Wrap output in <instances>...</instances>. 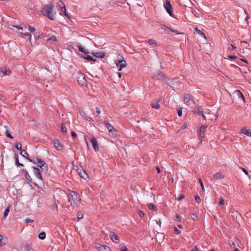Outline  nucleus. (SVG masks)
<instances>
[{
	"label": "nucleus",
	"instance_id": "1",
	"mask_svg": "<svg viewBox=\"0 0 251 251\" xmlns=\"http://www.w3.org/2000/svg\"><path fill=\"white\" fill-rule=\"evenodd\" d=\"M43 14L47 16L51 20L54 19L55 15L56 14V11L54 9V4L51 2L50 5L45 6L41 11Z\"/></svg>",
	"mask_w": 251,
	"mask_h": 251
},
{
	"label": "nucleus",
	"instance_id": "2",
	"mask_svg": "<svg viewBox=\"0 0 251 251\" xmlns=\"http://www.w3.org/2000/svg\"><path fill=\"white\" fill-rule=\"evenodd\" d=\"M69 201L73 207H77L80 203L79 195L75 191H71L68 195Z\"/></svg>",
	"mask_w": 251,
	"mask_h": 251
},
{
	"label": "nucleus",
	"instance_id": "3",
	"mask_svg": "<svg viewBox=\"0 0 251 251\" xmlns=\"http://www.w3.org/2000/svg\"><path fill=\"white\" fill-rule=\"evenodd\" d=\"M183 101L184 103L189 106H193L195 105L192 96L188 94L184 95Z\"/></svg>",
	"mask_w": 251,
	"mask_h": 251
},
{
	"label": "nucleus",
	"instance_id": "4",
	"mask_svg": "<svg viewBox=\"0 0 251 251\" xmlns=\"http://www.w3.org/2000/svg\"><path fill=\"white\" fill-rule=\"evenodd\" d=\"M77 79L78 83L81 86H84L86 85V79L85 76L82 73H78L77 75Z\"/></svg>",
	"mask_w": 251,
	"mask_h": 251
},
{
	"label": "nucleus",
	"instance_id": "5",
	"mask_svg": "<svg viewBox=\"0 0 251 251\" xmlns=\"http://www.w3.org/2000/svg\"><path fill=\"white\" fill-rule=\"evenodd\" d=\"M164 7L168 13L171 16H173V8L169 0H166L164 3Z\"/></svg>",
	"mask_w": 251,
	"mask_h": 251
},
{
	"label": "nucleus",
	"instance_id": "6",
	"mask_svg": "<svg viewBox=\"0 0 251 251\" xmlns=\"http://www.w3.org/2000/svg\"><path fill=\"white\" fill-rule=\"evenodd\" d=\"M115 63L118 68V71H121L123 68H125L126 66V60L124 58L122 57V59H119L115 62Z\"/></svg>",
	"mask_w": 251,
	"mask_h": 251
},
{
	"label": "nucleus",
	"instance_id": "7",
	"mask_svg": "<svg viewBox=\"0 0 251 251\" xmlns=\"http://www.w3.org/2000/svg\"><path fill=\"white\" fill-rule=\"evenodd\" d=\"M206 128L207 126H201L198 131V136L200 140H201V143L204 138V133Z\"/></svg>",
	"mask_w": 251,
	"mask_h": 251
},
{
	"label": "nucleus",
	"instance_id": "8",
	"mask_svg": "<svg viewBox=\"0 0 251 251\" xmlns=\"http://www.w3.org/2000/svg\"><path fill=\"white\" fill-rule=\"evenodd\" d=\"M59 2L60 3H61V5H59L60 6H61V12H60V15H64V16H65L66 17H67V18L68 19H69L70 17H69V16L67 14V12H66V7L64 5V4L63 3V1L62 0H60L59 1Z\"/></svg>",
	"mask_w": 251,
	"mask_h": 251
},
{
	"label": "nucleus",
	"instance_id": "9",
	"mask_svg": "<svg viewBox=\"0 0 251 251\" xmlns=\"http://www.w3.org/2000/svg\"><path fill=\"white\" fill-rule=\"evenodd\" d=\"M33 173L35 176L40 180H42V176L38 168L33 167Z\"/></svg>",
	"mask_w": 251,
	"mask_h": 251
},
{
	"label": "nucleus",
	"instance_id": "10",
	"mask_svg": "<svg viewBox=\"0 0 251 251\" xmlns=\"http://www.w3.org/2000/svg\"><path fill=\"white\" fill-rule=\"evenodd\" d=\"M155 77L157 79L162 80L163 81L165 80L166 77L164 74L161 72H157L155 75Z\"/></svg>",
	"mask_w": 251,
	"mask_h": 251
},
{
	"label": "nucleus",
	"instance_id": "11",
	"mask_svg": "<svg viewBox=\"0 0 251 251\" xmlns=\"http://www.w3.org/2000/svg\"><path fill=\"white\" fill-rule=\"evenodd\" d=\"M110 239L113 242L115 243H118L120 241L118 236L116 235L113 232H111L110 233Z\"/></svg>",
	"mask_w": 251,
	"mask_h": 251
},
{
	"label": "nucleus",
	"instance_id": "12",
	"mask_svg": "<svg viewBox=\"0 0 251 251\" xmlns=\"http://www.w3.org/2000/svg\"><path fill=\"white\" fill-rule=\"evenodd\" d=\"M99 251H112L111 249L107 246H99L96 247Z\"/></svg>",
	"mask_w": 251,
	"mask_h": 251
},
{
	"label": "nucleus",
	"instance_id": "13",
	"mask_svg": "<svg viewBox=\"0 0 251 251\" xmlns=\"http://www.w3.org/2000/svg\"><path fill=\"white\" fill-rule=\"evenodd\" d=\"M104 124L109 132H113V131H116L114 127L110 124H109L108 122L104 121Z\"/></svg>",
	"mask_w": 251,
	"mask_h": 251
},
{
	"label": "nucleus",
	"instance_id": "14",
	"mask_svg": "<svg viewBox=\"0 0 251 251\" xmlns=\"http://www.w3.org/2000/svg\"><path fill=\"white\" fill-rule=\"evenodd\" d=\"M91 142L92 144V145L94 147V150L96 151H99V146L98 142L95 138H93L91 140Z\"/></svg>",
	"mask_w": 251,
	"mask_h": 251
},
{
	"label": "nucleus",
	"instance_id": "15",
	"mask_svg": "<svg viewBox=\"0 0 251 251\" xmlns=\"http://www.w3.org/2000/svg\"><path fill=\"white\" fill-rule=\"evenodd\" d=\"M8 241V239L0 234V247L5 245Z\"/></svg>",
	"mask_w": 251,
	"mask_h": 251
},
{
	"label": "nucleus",
	"instance_id": "16",
	"mask_svg": "<svg viewBox=\"0 0 251 251\" xmlns=\"http://www.w3.org/2000/svg\"><path fill=\"white\" fill-rule=\"evenodd\" d=\"M193 111L195 114L198 116H200L203 113L202 109L200 107H196Z\"/></svg>",
	"mask_w": 251,
	"mask_h": 251
},
{
	"label": "nucleus",
	"instance_id": "17",
	"mask_svg": "<svg viewBox=\"0 0 251 251\" xmlns=\"http://www.w3.org/2000/svg\"><path fill=\"white\" fill-rule=\"evenodd\" d=\"M78 175L81 177L84 178V179H86V178L88 177L87 174L86 173V171L83 169L81 170L78 172Z\"/></svg>",
	"mask_w": 251,
	"mask_h": 251
},
{
	"label": "nucleus",
	"instance_id": "18",
	"mask_svg": "<svg viewBox=\"0 0 251 251\" xmlns=\"http://www.w3.org/2000/svg\"><path fill=\"white\" fill-rule=\"evenodd\" d=\"M54 147L58 151H61L63 149L62 146L60 144L58 141L56 140L54 142Z\"/></svg>",
	"mask_w": 251,
	"mask_h": 251
},
{
	"label": "nucleus",
	"instance_id": "19",
	"mask_svg": "<svg viewBox=\"0 0 251 251\" xmlns=\"http://www.w3.org/2000/svg\"><path fill=\"white\" fill-rule=\"evenodd\" d=\"M36 161L38 164V166L41 169H43V167H44V166L46 165L45 162L42 159L39 158H37Z\"/></svg>",
	"mask_w": 251,
	"mask_h": 251
},
{
	"label": "nucleus",
	"instance_id": "20",
	"mask_svg": "<svg viewBox=\"0 0 251 251\" xmlns=\"http://www.w3.org/2000/svg\"><path fill=\"white\" fill-rule=\"evenodd\" d=\"M21 154L24 156L25 158L27 159V160H28L30 162H32L33 163L35 164L36 162L35 161L33 162L32 160L30 159L29 157H26L25 156V155H27V152L25 151V150H22L21 151Z\"/></svg>",
	"mask_w": 251,
	"mask_h": 251
},
{
	"label": "nucleus",
	"instance_id": "21",
	"mask_svg": "<svg viewBox=\"0 0 251 251\" xmlns=\"http://www.w3.org/2000/svg\"><path fill=\"white\" fill-rule=\"evenodd\" d=\"M241 132L242 133L246 135L247 136H251V132L250 131V130L246 128H242L241 129Z\"/></svg>",
	"mask_w": 251,
	"mask_h": 251
},
{
	"label": "nucleus",
	"instance_id": "22",
	"mask_svg": "<svg viewBox=\"0 0 251 251\" xmlns=\"http://www.w3.org/2000/svg\"><path fill=\"white\" fill-rule=\"evenodd\" d=\"M235 93L239 97L241 98L242 99V100L245 101V98L244 95L243 94V93L240 90H236L235 91Z\"/></svg>",
	"mask_w": 251,
	"mask_h": 251
},
{
	"label": "nucleus",
	"instance_id": "23",
	"mask_svg": "<svg viewBox=\"0 0 251 251\" xmlns=\"http://www.w3.org/2000/svg\"><path fill=\"white\" fill-rule=\"evenodd\" d=\"M214 177L217 179H222L224 178V175L222 173L218 172L214 175Z\"/></svg>",
	"mask_w": 251,
	"mask_h": 251
},
{
	"label": "nucleus",
	"instance_id": "24",
	"mask_svg": "<svg viewBox=\"0 0 251 251\" xmlns=\"http://www.w3.org/2000/svg\"><path fill=\"white\" fill-rule=\"evenodd\" d=\"M78 50L80 52L83 53L84 54L86 55L88 54V51H87L84 48H83L81 46L79 45L78 46Z\"/></svg>",
	"mask_w": 251,
	"mask_h": 251
},
{
	"label": "nucleus",
	"instance_id": "25",
	"mask_svg": "<svg viewBox=\"0 0 251 251\" xmlns=\"http://www.w3.org/2000/svg\"><path fill=\"white\" fill-rule=\"evenodd\" d=\"M83 58H84L85 59H87L89 61H95V59H94L93 58L90 56L88 54L85 55L84 54V55L82 56Z\"/></svg>",
	"mask_w": 251,
	"mask_h": 251
},
{
	"label": "nucleus",
	"instance_id": "26",
	"mask_svg": "<svg viewBox=\"0 0 251 251\" xmlns=\"http://www.w3.org/2000/svg\"><path fill=\"white\" fill-rule=\"evenodd\" d=\"M164 82L167 84L168 85L172 87L173 85H174V83L173 82V81L172 79H167L166 77V79H165V80L164 81Z\"/></svg>",
	"mask_w": 251,
	"mask_h": 251
},
{
	"label": "nucleus",
	"instance_id": "27",
	"mask_svg": "<svg viewBox=\"0 0 251 251\" xmlns=\"http://www.w3.org/2000/svg\"><path fill=\"white\" fill-rule=\"evenodd\" d=\"M1 72H2L3 74L4 75H9L11 73V71L9 69L5 70H3V69H1Z\"/></svg>",
	"mask_w": 251,
	"mask_h": 251
},
{
	"label": "nucleus",
	"instance_id": "28",
	"mask_svg": "<svg viewBox=\"0 0 251 251\" xmlns=\"http://www.w3.org/2000/svg\"><path fill=\"white\" fill-rule=\"evenodd\" d=\"M148 207L152 211H156L157 210L156 207L152 203L148 204Z\"/></svg>",
	"mask_w": 251,
	"mask_h": 251
},
{
	"label": "nucleus",
	"instance_id": "29",
	"mask_svg": "<svg viewBox=\"0 0 251 251\" xmlns=\"http://www.w3.org/2000/svg\"><path fill=\"white\" fill-rule=\"evenodd\" d=\"M15 158L16 160V164L17 166H24L23 164L19 163L18 154H15Z\"/></svg>",
	"mask_w": 251,
	"mask_h": 251
},
{
	"label": "nucleus",
	"instance_id": "30",
	"mask_svg": "<svg viewBox=\"0 0 251 251\" xmlns=\"http://www.w3.org/2000/svg\"><path fill=\"white\" fill-rule=\"evenodd\" d=\"M38 237L39 239H41V240H44L46 238V233L45 232H42L41 233H40L39 235H38Z\"/></svg>",
	"mask_w": 251,
	"mask_h": 251
},
{
	"label": "nucleus",
	"instance_id": "31",
	"mask_svg": "<svg viewBox=\"0 0 251 251\" xmlns=\"http://www.w3.org/2000/svg\"><path fill=\"white\" fill-rule=\"evenodd\" d=\"M148 43L150 45H154V46H156V42L155 40L154 39H149L148 41Z\"/></svg>",
	"mask_w": 251,
	"mask_h": 251
},
{
	"label": "nucleus",
	"instance_id": "32",
	"mask_svg": "<svg viewBox=\"0 0 251 251\" xmlns=\"http://www.w3.org/2000/svg\"><path fill=\"white\" fill-rule=\"evenodd\" d=\"M9 212V207H7L5 209V211L4 212V214H3V218L4 219H5L7 216L8 215V213Z\"/></svg>",
	"mask_w": 251,
	"mask_h": 251
},
{
	"label": "nucleus",
	"instance_id": "33",
	"mask_svg": "<svg viewBox=\"0 0 251 251\" xmlns=\"http://www.w3.org/2000/svg\"><path fill=\"white\" fill-rule=\"evenodd\" d=\"M93 54L97 57L103 58L104 56V54L100 52H97L96 53H93Z\"/></svg>",
	"mask_w": 251,
	"mask_h": 251
},
{
	"label": "nucleus",
	"instance_id": "34",
	"mask_svg": "<svg viewBox=\"0 0 251 251\" xmlns=\"http://www.w3.org/2000/svg\"><path fill=\"white\" fill-rule=\"evenodd\" d=\"M151 106L154 109H158L160 108V105L158 103H152Z\"/></svg>",
	"mask_w": 251,
	"mask_h": 251
},
{
	"label": "nucleus",
	"instance_id": "35",
	"mask_svg": "<svg viewBox=\"0 0 251 251\" xmlns=\"http://www.w3.org/2000/svg\"><path fill=\"white\" fill-rule=\"evenodd\" d=\"M61 131L63 133H67V129L66 126L63 124H61Z\"/></svg>",
	"mask_w": 251,
	"mask_h": 251
},
{
	"label": "nucleus",
	"instance_id": "36",
	"mask_svg": "<svg viewBox=\"0 0 251 251\" xmlns=\"http://www.w3.org/2000/svg\"><path fill=\"white\" fill-rule=\"evenodd\" d=\"M191 217L194 221H196L198 219V216L195 213H192L191 214Z\"/></svg>",
	"mask_w": 251,
	"mask_h": 251
},
{
	"label": "nucleus",
	"instance_id": "37",
	"mask_svg": "<svg viewBox=\"0 0 251 251\" xmlns=\"http://www.w3.org/2000/svg\"><path fill=\"white\" fill-rule=\"evenodd\" d=\"M16 148L18 150H19V151H22V145L21 143H18L16 144Z\"/></svg>",
	"mask_w": 251,
	"mask_h": 251
},
{
	"label": "nucleus",
	"instance_id": "38",
	"mask_svg": "<svg viewBox=\"0 0 251 251\" xmlns=\"http://www.w3.org/2000/svg\"><path fill=\"white\" fill-rule=\"evenodd\" d=\"M48 41H52L54 42L57 41L56 37L54 36H52L48 39Z\"/></svg>",
	"mask_w": 251,
	"mask_h": 251
},
{
	"label": "nucleus",
	"instance_id": "39",
	"mask_svg": "<svg viewBox=\"0 0 251 251\" xmlns=\"http://www.w3.org/2000/svg\"><path fill=\"white\" fill-rule=\"evenodd\" d=\"M196 30L198 31V33L200 34L201 36L204 37V38H206L205 34L203 32H202L199 29H198L197 28L196 29Z\"/></svg>",
	"mask_w": 251,
	"mask_h": 251
},
{
	"label": "nucleus",
	"instance_id": "40",
	"mask_svg": "<svg viewBox=\"0 0 251 251\" xmlns=\"http://www.w3.org/2000/svg\"><path fill=\"white\" fill-rule=\"evenodd\" d=\"M199 182H200V183L201 184V189H202V191H204L205 190H204V185H203V182H202L201 179V178H199Z\"/></svg>",
	"mask_w": 251,
	"mask_h": 251
},
{
	"label": "nucleus",
	"instance_id": "41",
	"mask_svg": "<svg viewBox=\"0 0 251 251\" xmlns=\"http://www.w3.org/2000/svg\"><path fill=\"white\" fill-rule=\"evenodd\" d=\"M5 135L10 139H13V136L10 134L9 131L7 130L5 132Z\"/></svg>",
	"mask_w": 251,
	"mask_h": 251
},
{
	"label": "nucleus",
	"instance_id": "42",
	"mask_svg": "<svg viewBox=\"0 0 251 251\" xmlns=\"http://www.w3.org/2000/svg\"><path fill=\"white\" fill-rule=\"evenodd\" d=\"M229 244L232 248H235V244L232 241H229Z\"/></svg>",
	"mask_w": 251,
	"mask_h": 251
},
{
	"label": "nucleus",
	"instance_id": "43",
	"mask_svg": "<svg viewBox=\"0 0 251 251\" xmlns=\"http://www.w3.org/2000/svg\"><path fill=\"white\" fill-rule=\"evenodd\" d=\"M77 216L78 219H81L83 217V214L81 212H78L77 214Z\"/></svg>",
	"mask_w": 251,
	"mask_h": 251
},
{
	"label": "nucleus",
	"instance_id": "44",
	"mask_svg": "<svg viewBox=\"0 0 251 251\" xmlns=\"http://www.w3.org/2000/svg\"><path fill=\"white\" fill-rule=\"evenodd\" d=\"M28 29L31 32H34L35 31V28L33 27H31L30 25H28Z\"/></svg>",
	"mask_w": 251,
	"mask_h": 251
},
{
	"label": "nucleus",
	"instance_id": "45",
	"mask_svg": "<svg viewBox=\"0 0 251 251\" xmlns=\"http://www.w3.org/2000/svg\"><path fill=\"white\" fill-rule=\"evenodd\" d=\"M195 198V200L197 201V202H198L199 203H200L201 202V200L200 197L199 196H196Z\"/></svg>",
	"mask_w": 251,
	"mask_h": 251
},
{
	"label": "nucleus",
	"instance_id": "46",
	"mask_svg": "<svg viewBox=\"0 0 251 251\" xmlns=\"http://www.w3.org/2000/svg\"><path fill=\"white\" fill-rule=\"evenodd\" d=\"M25 176L28 180L30 181L31 180V178L30 176L29 175V174L27 172H26L25 174Z\"/></svg>",
	"mask_w": 251,
	"mask_h": 251
},
{
	"label": "nucleus",
	"instance_id": "47",
	"mask_svg": "<svg viewBox=\"0 0 251 251\" xmlns=\"http://www.w3.org/2000/svg\"><path fill=\"white\" fill-rule=\"evenodd\" d=\"M219 203L220 205H223L225 203L224 200L223 198H220Z\"/></svg>",
	"mask_w": 251,
	"mask_h": 251
},
{
	"label": "nucleus",
	"instance_id": "48",
	"mask_svg": "<svg viewBox=\"0 0 251 251\" xmlns=\"http://www.w3.org/2000/svg\"><path fill=\"white\" fill-rule=\"evenodd\" d=\"M24 36H28L29 37V41H31V35L30 34L26 32V33H25L24 34Z\"/></svg>",
	"mask_w": 251,
	"mask_h": 251
},
{
	"label": "nucleus",
	"instance_id": "49",
	"mask_svg": "<svg viewBox=\"0 0 251 251\" xmlns=\"http://www.w3.org/2000/svg\"><path fill=\"white\" fill-rule=\"evenodd\" d=\"M26 249L27 251H34L33 249L28 245L26 246Z\"/></svg>",
	"mask_w": 251,
	"mask_h": 251
},
{
	"label": "nucleus",
	"instance_id": "50",
	"mask_svg": "<svg viewBox=\"0 0 251 251\" xmlns=\"http://www.w3.org/2000/svg\"><path fill=\"white\" fill-rule=\"evenodd\" d=\"M138 215L140 217H143L144 216V213L142 211H138Z\"/></svg>",
	"mask_w": 251,
	"mask_h": 251
},
{
	"label": "nucleus",
	"instance_id": "51",
	"mask_svg": "<svg viewBox=\"0 0 251 251\" xmlns=\"http://www.w3.org/2000/svg\"><path fill=\"white\" fill-rule=\"evenodd\" d=\"M241 170L244 172V173L247 176H248L249 177H250V176L249 175V173L244 168H241Z\"/></svg>",
	"mask_w": 251,
	"mask_h": 251
},
{
	"label": "nucleus",
	"instance_id": "52",
	"mask_svg": "<svg viewBox=\"0 0 251 251\" xmlns=\"http://www.w3.org/2000/svg\"><path fill=\"white\" fill-rule=\"evenodd\" d=\"M177 114L179 117H181L182 116V109L181 108H179V109H178Z\"/></svg>",
	"mask_w": 251,
	"mask_h": 251
},
{
	"label": "nucleus",
	"instance_id": "53",
	"mask_svg": "<svg viewBox=\"0 0 251 251\" xmlns=\"http://www.w3.org/2000/svg\"><path fill=\"white\" fill-rule=\"evenodd\" d=\"M79 112L80 115L82 116L83 117H85L86 116V114L83 110L80 111Z\"/></svg>",
	"mask_w": 251,
	"mask_h": 251
},
{
	"label": "nucleus",
	"instance_id": "54",
	"mask_svg": "<svg viewBox=\"0 0 251 251\" xmlns=\"http://www.w3.org/2000/svg\"><path fill=\"white\" fill-rule=\"evenodd\" d=\"M71 134H72V136L74 138H75L76 137V136H77L76 133L75 132H74V131H72L71 132Z\"/></svg>",
	"mask_w": 251,
	"mask_h": 251
},
{
	"label": "nucleus",
	"instance_id": "55",
	"mask_svg": "<svg viewBox=\"0 0 251 251\" xmlns=\"http://www.w3.org/2000/svg\"><path fill=\"white\" fill-rule=\"evenodd\" d=\"M174 230L175 231V232L176 234H179L180 231L178 230V229L176 227H175Z\"/></svg>",
	"mask_w": 251,
	"mask_h": 251
},
{
	"label": "nucleus",
	"instance_id": "56",
	"mask_svg": "<svg viewBox=\"0 0 251 251\" xmlns=\"http://www.w3.org/2000/svg\"><path fill=\"white\" fill-rule=\"evenodd\" d=\"M228 57L231 59H236L237 58V57L235 55H229Z\"/></svg>",
	"mask_w": 251,
	"mask_h": 251
},
{
	"label": "nucleus",
	"instance_id": "57",
	"mask_svg": "<svg viewBox=\"0 0 251 251\" xmlns=\"http://www.w3.org/2000/svg\"><path fill=\"white\" fill-rule=\"evenodd\" d=\"M188 126L186 123H184L181 126L182 129H185Z\"/></svg>",
	"mask_w": 251,
	"mask_h": 251
},
{
	"label": "nucleus",
	"instance_id": "58",
	"mask_svg": "<svg viewBox=\"0 0 251 251\" xmlns=\"http://www.w3.org/2000/svg\"><path fill=\"white\" fill-rule=\"evenodd\" d=\"M185 196L183 195H181L180 196H179L178 198V200H181L182 199H183L184 198Z\"/></svg>",
	"mask_w": 251,
	"mask_h": 251
},
{
	"label": "nucleus",
	"instance_id": "59",
	"mask_svg": "<svg viewBox=\"0 0 251 251\" xmlns=\"http://www.w3.org/2000/svg\"><path fill=\"white\" fill-rule=\"evenodd\" d=\"M13 26L18 29H23V27L20 25H15V26Z\"/></svg>",
	"mask_w": 251,
	"mask_h": 251
},
{
	"label": "nucleus",
	"instance_id": "60",
	"mask_svg": "<svg viewBox=\"0 0 251 251\" xmlns=\"http://www.w3.org/2000/svg\"><path fill=\"white\" fill-rule=\"evenodd\" d=\"M25 222L27 223H32L33 222V220H30L29 219H27L25 220Z\"/></svg>",
	"mask_w": 251,
	"mask_h": 251
},
{
	"label": "nucleus",
	"instance_id": "61",
	"mask_svg": "<svg viewBox=\"0 0 251 251\" xmlns=\"http://www.w3.org/2000/svg\"><path fill=\"white\" fill-rule=\"evenodd\" d=\"M84 118L88 121H91L92 120L91 118L89 116H86Z\"/></svg>",
	"mask_w": 251,
	"mask_h": 251
},
{
	"label": "nucleus",
	"instance_id": "62",
	"mask_svg": "<svg viewBox=\"0 0 251 251\" xmlns=\"http://www.w3.org/2000/svg\"><path fill=\"white\" fill-rule=\"evenodd\" d=\"M201 116H202L203 119L204 120H206V116L203 114V113L201 115Z\"/></svg>",
	"mask_w": 251,
	"mask_h": 251
},
{
	"label": "nucleus",
	"instance_id": "63",
	"mask_svg": "<svg viewBox=\"0 0 251 251\" xmlns=\"http://www.w3.org/2000/svg\"><path fill=\"white\" fill-rule=\"evenodd\" d=\"M96 110H97V113L98 114H100V113L101 111H100V109L99 108H96Z\"/></svg>",
	"mask_w": 251,
	"mask_h": 251
},
{
	"label": "nucleus",
	"instance_id": "64",
	"mask_svg": "<svg viewBox=\"0 0 251 251\" xmlns=\"http://www.w3.org/2000/svg\"><path fill=\"white\" fill-rule=\"evenodd\" d=\"M193 251H199L198 247L196 246Z\"/></svg>",
	"mask_w": 251,
	"mask_h": 251
}]
</instances>
